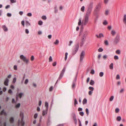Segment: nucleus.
<instances>
[{
    "instance_id": "obj_1",
    "label": "nucleus",
    "mask_w": 126,
    "mask_h": 126,
    "mask_svg": "<svg viewBox=\"0 0 126 126\" xmlns=\"http://www.w3.org/2000/svg\"><path fill=\"white\" fill-rule=\"evenodd\" d=\"M94 3L92 2H90L87 6V9L86 13L90 14L93 7Z\"/></svg>"
},
{
    "instance_id": "obj_20",
    "label": "nucleus",
    "mask_w": 126,
    "mask_h": 126,
    "mask_svg": "<svg viewBox=\"0 0 126 126\" xmlns=\"http://www.w3.org/2000/svg\"><path fill=\"white\" fill-rule=\"evenodd\" d=\"M10 121L11 123H14V118L13 117H11L10 119Z\"/></svg>"
},
{
    "instance_id": "obj_25",
    "label": "nucleus",
    "mask_w": 126,
    "mask_h": 126,
    "mask_svg": "<svg viewBox=\"0 0 126 126\" xmlns=\"http://www.w3.org/2000/svg\"><path fill=\"white\" fill-rule=\"evenodd\" d=\"M59 43V41L58 39H56L55 42H54V44L55 45H57Z\"/></svg>"
},
{
    "instance_id": "obj_38",
    "label": "nucleus",
    "mask_w": 126,
    "mask_h": 126,
    "mask_svg": "<svg viewBox=\"0 0 126 126\" xmlns=\"http://www.w3.org/2000/svg\"><path fill=\"white\" fill-rule=\"evenodd\" d=\"M20 106V104L18 103L15 106V108H19Z\"/></svg>"
},
{
    "instance_id": "obj_61",
    "label": "nucleus",
    "mask_w": 126,
    "mask_h": 126,
    "mask_svg": "<svg viewBox=\"0 0 126 126\" xmlns=\"http://www.w3.org/2000/svg\"><path fill=\"white\" fill-rule=\"evenodd\" d=\"M10 7V5H7L5 7V9H7L8 8H9Z\"/></svg>"
},
{
    "instance_id": "obj_30",
    "label": "nucleus",
    "mask_w": 126,
    "mask_h": 126,
    "mask_svg": "<svg viewBox=\"0 0 126 126\" xmlns=\"http://www.w3.org/2000/svg\"><path fill=\"white\" fill-rule=\"evenodd\" d=\"M38 24L40 25H41L43 24V22L41 20L39 21L38 22Z\"/></svg>"
},
{
    "instance_id": "obj_42",
    "label": "nucleus",
    "mask_w": 126,
    "mask_h": 126,
    "mask_svg": "<svg viewBox=\"0 0 126 126\" xmlns=\"http://www.w3.org/2000/svg\"><path fill=\"white\" fill-rule=\"evenodd\" d=\"M79 114L82 116H83L84 115V113L83 112L81 111L79 112Z\"/></svg>"
},
{
    "instance_id": "obj_31",
    "label": "nucleus",
    "mask_w": 126,
    "mask_h": 126,
    "mask_svg": "<svg viewBox=\"0 0 126 126\" xmlns=\"http://www.w3.org/2000/svg\"><path fill=\"white\" fill-rule=\"evenodd\" d=\"M8 93L10 94H12L13 93V91L11 89H9L8 91Z\"/></svg>"
},
{
    "instance_id": "obj_45",
    "label": "nucleus",
    "mask_w": 126,
    "mask_h": 126,
    "mask_svg": "<svg viewBox=\"0 0 126 126\" xmlns=\"http://www.w3.org/2000/svg\"><path fill=\"white\" fill-rule=\"evenodd\" d=\"M38 116V114L37 113H35L34 116V119H36Z\"/></svg>"
},
{
    "instance_id": "obj_22",
    "label": "nucleus",
    "mask_w": 126,
    "mask_h": 126,
    "mask_svg": "<svg viewBox=\"0 0 126 126\" xmlns=\"http://www.w3.org/2000/svg\"><path fill=\"white\" fill-rule=\"evenodd\" d=\"M45 106L46 107V109H48V103L47 102H46L45 103Z\"/></svg>"
},
{
    "instance_id": "obj_49",
    "label": "nucleus",
    "mask_w": 126,
    "mask_h": 126,
    "mask_svg": "<svg viewBox=\"0 0 126 126\" xmlns=\"http://www.w3.org/2000/svg\"><path fill=\"white\" fill-rule=\"evenodd\" d=\"M42 18V19L44 20H46L47 19L46 16H43Z\"/></svg>"
},
{
    "instance_id": "obj_64",
    "label": "nucleus",
    "mask_w": 126,
    "mask_h": 126,
    "mask_svg": "<svg viewBox=\"0 0 126 126\" xmlns=\"http://www.w3.org/2000/svg\"><path fill=\"white\" fill-rule=\"evenodd\" d=\"M29 31L28 29H26L25 30V32L27 34H28L29 33Z\"/></svg>"
},
{
    "instance_id": "obj_18",
    "label": "nucleus",
    "mask_w": 126,
    "mask_h": 126,
    "mask_svg": "<svg viewBox=\"0 0 126 126\" xmlns=\"http://www.w3.org/2000/svg\"><path fill=\"white\" fill-rule=\"evenodd\" d=\"M123 21L125 24L126 26V15L125 14L124 16V17L123 19Z\"/></svg>"
},
{
    "instance_id": "obj_6",
    "label": "nucleus",
    "mask_w": 126,
    "mask_h": 126,
    "mask_svg": "<svg viewBox=\"0 0 126 126\" xmlns=\"http://www.w3.org/2000/svg\"><path fill=\"white\" fill-rule=\"evenodd\" d=\"M20 118H21L20 121V123L22 126H23L24 125V122L23 121L24 118V113L23 112H21L20 114Z\"/></svg>"
},
{
    "instance_id": "obj_48",
    "label": "nucleus",
    "mask_w": 126,
    "mask_h": 126,
    "mask_svg": "<svg viewBox=\"0 0 126 126\" xmlns=\"http://www.w3.org/2000/svg\"><path fill=\"white\" fill-rule=\"evenodd\" d=\"M49 62H51L52 61V57L51 56H50L49 58Z\"/></svg>"
},
{
    "instance_id": "obj_62",
    "label": "nucleus",
    "mask_w": 126,
    "mask_h": 126,
    "mask_svg": "<svg viewBox=\"0 0 126 126\" xmlns=\"http://www.w3.org/2000/svg\"><path fill=\"white\" fill-rule=\"evenodd\" d=\"M81 23V21L80 19L79 20V21L78 23V24L79 25H80Z\"/></svg>"
},
{
    "instance_id": "obj_59",
    "label": "nucleus",
    "mask_w": 126,
    "mask_h": 126,
    "mask_svg": "<svg viewBox=\"0 0 126 126\" xmlns=\"http://www.w3.org/2000/svg\"><path fill=\"white\" fill-rule=\"evenodd\" d=\"M92 93H93L92 91H89L88 94H89V95H91L92 94Z\"/></svg>"
},
{
    "instance_id": "obj_39",
    "label": "nucleus",
    "mask_w": 126,
    "mask_h": 126,
    "mask_svg": "<svg viewBox=\"0 0 126 126\" xmlns=\"http://www.w3.org/2000/svg\"><path fill=\"white\" fill-rule=\"evenodd\" d=\"M54 9H55V13H57L58 12V9L57 8V6H55L54 7Z\"/></svg>"
},
{
    "instance_id": "obj_52",
    "label": "nucleus",
    "mask_w": 126,
    "mask_h": 126,
    "mask_svg": "<svg viewBox=\"0 0 126 126\" xmlns=\"http://www.w3.org/2000/svg\"><path fill=\"white\" fill-rule=\"evenodd\" d=\"M27 15L28 16L30 17L32 16V15L31 13H28L27 14Z\"/></svg>"
},
{
    "instance_id": "obj_51",
    "label": "nucleus",
    "mask_w": 126,
    "mask_h": 126,
    "mask_svg": "<svg viewBox=\"0 0 126 126\" xmlns=\"http://www.w3.org/2000/svg\"><path fill=\"white\" fill-rule=\"evenodd\" d=\"M28 79H26L25 80V81L24 82V83L25 84H27L28 82Z\"/></svg>"
},
{
    "instance_id": "obj_36",
    "label": "nucleus",
    "mask_w": 126,
    "mask_h": 126,
    "mask_svg": "<svg viewBox=\"0 0 126 126\" xmlns=\"http://www.w3.org/2000/svg\"><path fill=\"white\" fill-rule=\"evenodd\" d=\"M104 35L102 33H100L99 34V38H100L101 37H103Z\"/></svg>"
},
{
    "instance_id": "obj_46",
    "label": "nucleus",
    "mask_w": 126,
    "mask_h": 126,
    "mask_svg": "<svg viewBox=\"0 0 126 126\" xmlns=\"http://www.w3.org/2000/svg\"><path fill=\"white\" fill-rule=\"evenodd\" d=\"M16 77H14L13 78V82L14 83H15L16 82Z\"/></svg>"
},
{
    "instance_id": "obj_19",
    "label": "nucleus",
    "mask_w": 126,
    "mask_h": 126,
    "mask_svg": "<svg viewBox=\"0 0 126 126\" xmlns=\"http://www.w3.org/2000/svg\"><path fill=\"white\" fill-rule=\"evenodd\" d=\"M25 24L27 27L28 26L31 25L30 23L28 21L26 20L25 21Z\"/></svg>"
},
{
    "instance_id": "obj_58",
    "label": "nucleus",
    "mask_w": 126,
    "mask_h": 126,
    "mask_svg": "<svg viewBox=\"0 0 126 126\" xmlns=\"http://www.w3.org/2000/svg\"><path fill=\"white\" fill-rule=\"evenodd\" d=\"M94 70L92 69L91 70V73L92 74H94Z\"/></svg>"
},
{
    "instance_id": "obj_34",
    "label": "nucleus",
    "mask_w": 126,
    "mask_h": 126,
    "mask_svg": "<svg viewBox=\"0 0 126 126\" xmlns=\"http://www.w3.org/2000/svg\"><path fill=\"white\" fill-rule=\"evenodd\" d=\"M99 52H102L103 51V49L101 47H100L98 50Z\"/></svg>"
},
{
    "instance_id": "obj_27",
    "label": "nucleus",
    "mask_w": 126,
    "mask_h": 126,
    "mask_svg": "<svg viewBox=\"0 0 126 126\" xmlns=\"http://www.w3.org/2000/svg\"><path fill=\"white\" fill-rule=\"evenodd\" d=\"M113 63H111L109 65V67L110 69H113Z\"/></svg>"
},
{
    "instance_id": "obj_8",
    "label": "nucleus",
    "mask_w": 126,
    "mask_h": 126,
    "mask_svg": "<svg viewBox=\"0 0 126 126\" xmlns=\"http://www.w3.org/2000/svg\"><path fill=\"white\" fill-rule=\"evenodd\" d=\"M85 55V52L84 51H83L81 52L80 55V59L79 60L80 62H82Z\"/></svg>"
},
{
    "instance_id": "obj_9",
    "label": "nucleus",
    "mask_w": 126,
    "mask_h": 126,
    "mask_svg": "<svg viewBox=\"0 0 126 126\" xmlns=\"http://www.w3.org/2000/svg\"><path fill=\"white\" fill-rule=\"evenodd\" d=\"M102 4V3H99L96 6L95 8V10L96 11H98L100 10L101 8Z\"/></svg>"
},
{
    "instance_id": "obj_7",
    "label": "nucleus",
    "mask_w": 126,
    "mask_h": 126,
    "mask_svg": "<svg viewBox=\"0 0 126 126\" xmlns=\"http://www.w3.org/2000/svg\"><path fill=\"white\" fill-rule=\"evenodd\" d=\"M120 40L119 35L118 34L116 35L115 38L114 40V44H117L119 42Z\"/></svg>"
},
{
    "instance_id": "obj_44",
    "label": "nucleus",
    "mask_w": 126,
    "mask_h": 126,
    "mask_svg": "<svg viewBox=\"0 0 126 126\" xmlns=\"http://www.w3.org/2000/svg\"><path fill=\"white\" fill-rule=\"evenodd\" d=\"M114 96H112L110 98V101H112L113 100L114 98Z\"/></svg>"
},
{
    "instance_id": "obj_2",
    "label": "nucleus",
    "mask_w": 126,
    "mask_h": 126,
    "mask_svg": "<svg viewBox=\"0 0 126 126\" xmlns=\"http://www.w3.org/2000/svg\"><path fill=\"white\" fill-rule=\"evenodd\" d=\"M90 14L86 13V15L84 17V19L83 20V23L84 26L86 25L89 21V17Z\"/></svg>"
},
{
    "instance_id": "obj_10",
    "label": "nucleus",
    "mask_w": 126,
    "mask_h": 126,
    "mask_svg": "<svg viewBox=\"0 0 126 126\" xmlns=\"http://www.w3.org/2000/svg\"><path fill=\"white\" fill-rule=\"evenodd\" d=\"M88 34V32L87 31H84L82 34V38H85Z\"/></svg>"
},
{
    "instance_id": "obj_54",
    "label": "nucleus",
    "mask_w": 126,
    "mask_h": 126,
    "mask_svg": "<svg viewBox=\"0 0 126 126\" xmlns=\"http://www.w3.org/2000/svg\"><path fill=\"white\" fill-rule=\"evenodd\" d=\"M105 44L106 45H108V43L107 40H105Z\"/></svg>"
},
{
    "instance_id": "obj_43",
    "label": "nucleus",
    "mask_w": 126,
    "mask_h": 126,
    "mask_svg": "<svg viewBox=\"0 0 126 126\" xmlns=\"http://www.w3.org/2000/svg\"><path fill=\"white\" fill-rule=\"evenodd\" d=\"M116 53L118 54H120V51L119 50H117L116 51Z\"/></svg>"
},
{
    "instance_id": "obj_4",
    "label": "nucleus",
    "mask_w": 126,
    "mask_h": 126,
    "mask_svg": "<svg viewBox=\"0 0 126 126\" xmlns=\"http://www.w3.org/2000/svg\"><path fill=\"white\" fill-rule=\"evenodd\" d=\"M20 58L26 64H28L29 63V59H27L24 55H22L20 56Z\"/></svg>"
},
{
    "instance_id": "obj_13",
    "label": "nucleus",
    "mask_w": 126,
    "mask_h": 126,
    "mask_svg": "<svg viewBox=\"0 0 126 126\" xmlns=\"http://www.w3.org/2000/svg\"><path fill=\"white\" fill-rule=\"evenodd\" d=\"M9 81V80L8 79L6 78L4 81V84L6 86H8V85Z\"/></svg>"
},
{
    "instance_id": "obj_26",
    "label": "nucleus",
    "mask_w": 126,
    "mask_h": 126,
    "mask_svg": "<svg viewBox=\"0 0 126 126\" xmlns=\"http://www.w3.org/2000/svg\"><path fill=\"white\" fill-rule=\"evenodd\" d=\"M116 33V32L114 30H112L111 32V34L113 35L114 36Z\"/></svg>"
},
{
    "instance_id": "obj_3",
    "label": "nucleus",
    "mask_w": 126,
    "mask_h": 126,
    "mask_svg": "<svg viewBox=\"0 0 126 126\" xmlns=\"http://www.w3.org/2000/svg\"><path fill=\"white\" fill-rule=\"evenodd\" d=\"M79 43H77L75 46V47L72 51V54L73 55H74L77 52L79 49Z\"/></svg>"
},
{
    "instance_id": "obj_33",
    "label": "nucleus",
    "mask_w": 126,
    "mask_h": 126,
    "mask_svg": "<svg viewBox=\"0 0 126 126\" xmlns=\"http://www.w3.org/2000/svg\"><path fill=\"white\" fill-rule=\"evenodd\" d=\"M78 104V101L76 98L74 99V105L76 106L77 104Z\"/></svg>"
},
{
    "instance_id": "obj_41",
    "label": "nucleus",
    "mask_w": 126,
    "mask_h": 126,
    "mask_svg": "<svg viewBox=\"0 0 126 126\" xmlns=\"http://www.w3.org/2000/svg\"><path fill=\"white\" fill-rule=\"evenodd\" d=\"M119 111V108H117L115 110V112L116 113H118Z\"/></svg>"
},
{
    "instance_id": "obj_40",
    "label": "nucleus",
    "mask_w": 126,
    "mask_h": 126,
    "mask_svg": "<svg viewBox=\"0 0 126 126\" xmlns=\"http://www.w3.org/2000/svg\"><path fill=\"white\" fill-rule=\"evenodd\" d=\"M108 23L107 22L106 20H105L103 22V24L104 25H106Z\"/></svg>"
},
{
    "instance_id": "obj_55",
    "label": "nucleus",
    "mask_w": 126,
    "mask_h": 126,
    "mask_svg": "<svg viewBox=\"0 0 126 126\" xmlns=\"http://www.w3.org/2000/svg\"><path fill=\"white\" fill-rule=\"evenodd\" d=\"M75 83L74 82H73V83L72 86V88H74L75 87Z\"/></svg>"
},
{
    "instance_id": "obj_5",
    "label": "nucleus",
    "mask_w": 126,
    "mask_h": 126,
    "mask_svg": "<svg viewBox=\"0 0 126 126\" xmlns=\"http://www.w3.org/2000/svg\"><path fill=\"white\" fill-rule=\"evenodd\" d=\"M66 68L65 67H64L63 69L61 71V73L60 74V75H59V77L57 79V81L56 82V84L57 83V82L58 81V80H60L63 77V75L64 74L65 72V70Z\"/></svg>"
},
{
    "instance_id": "obj_60",
    "label": "nucleus",
    "mask_w": 126,
    "mask_h": 126,
    "mask_svg": "<svg viewBox=\"0 0 126 126\" xmlns=\"http://www.w3.org/2000/svg\"><path fill=\"white\" fill-rule=\"evenodd\" d=\"M120 78V77L119 75L118 74L117 75L116 77V79H119Z\"/></svg>"
},
{
    "instance_id": "obj_11",
    "label": "nucleus",
    "mask_w": 126,
    "mask_h": 126,
    "mask_svg": "<svg viewBox=\"0 0 126 126\" xmlns=\"http://www.w3.org/2000/svg\"><path fill=\"white\" fill-rule=\"evenodd\" d=\"M72 116L75 124L76 125L77 124V121L76 115L75 114H73Z\"/></svg>"
},
{
    "instance_id": "obj_16",
    "label": "nucleus",
    "mask_w": 126,
    "mask_h": 126,
    "mask_svg": "<svg viewBox=\"0 0 126 126\" xmlns=\"http://www.w3.org/2000/svg\"><path fill=\"white\" fill-rule=\"evenodd\" d=\"M0 114L1 115H4L5 116L7 115L6 112L4 111V110H3L0 112Z\"/></svg>"
},
{
    "instance_id": "obj_29",
    "label": "nucleus",
    "mask_w": 126,
    "mask_h": 126,
    "mask_svg": "<svg viewBox=\"0 0 126 126\" xmlns=\"http://www.w3.org/2000/svg\"><path fill=\"white\" fill-rule=\"evenodd\" d=\"M90 90V91H93L94 90V88L92 87H89L88 88Z\"/></svg>"
},
{
    "instance_id": "obj_57",
    "label": "nucleus",
    "mask_w": 126,
    "mask_h": 126,
    "mask_svg": "<svg viewBox=\"0 0 126 126\" xmlns=\"http://www.w3.org/2000/svg\"><path fill=\"white\" fill-rule=\"evenodd\" d=\"M14 68L15 70H16L17 69V66L16 65H15L14 66Z\"/></svg>"
},
{
    "instance_id": "obj_32",
    "label": "nucleus",
    "mask_w": 126,
    "mask_h": 126,
    "mask_svg": "<svg viewBox=\"0 0 126 126\" xmlns=\"http://www.w3.org/2000/svg\"><path fill=\"white\" fill-rule=\"evenodd\" d=\"M85 111L86 113V114H87V115L88 116L89 114V111L88 108H86V109Z\"/></svg>"
},
{
    "instance_id": "obj_14",
    "label": "nucleus",
    "mask_w": 126,
    "mask_h": 126,
    "mask_svg": "<svg viewBox=\"0 0 126 126\" xmlns=\"http://www.w3.org/2000/svg\"><path fill=\"white\" fill-rule=\"evenodd\" d=\"M85 41V40L83 38H82L80 43V46L81 47H82L83 46L84 44Z\"/></svg>"
},
{
    "instance_id": "obj_53",
    "label": "nucleus",
    "mask_w": 126,
    "mask_h": 126,
    "mask_svg": "<svg viewBox=\"0 0 126 126\" xmlns=\"http://www.w3.org/2000/svg\"><path fill=\"white\" fill-rule=\"evenodd\" d=\"M53 89V87L52 86H51L49 88V91L50 92H51L52 91Z\"/></svg>"
},
{
    "instance_id": "obj_50",
    "label": "nucleus",
    "mask_w": 126,
    "mask_h": 126,
    "mask_svg": "<svg viewBox=\"0 0 126 126\" xmlns=\"http://www.w3.org/2000/svg\"><path fill=\"white\" fill-rule=\"evenodd\" d=\"M11 2L12 3H15L16 2V0H10Z\"/></svg>"
},
{
    "instance_id": "obj_21",
    "label": "nucleus",
    "mask_w": 126,
    "mask_h": 126,
    "mask_svg": "<svg viewBox=\"0 0 126 126\" xmlns=\"http://www.w3.org/2000/svg\"><path fill=\"white\" fill-rule=\"evenodd\" d=\"M87 99L86 98H84L83 101L82 103L83 104H85L87 103Z\"/></svg>"
},
{
    "instance_id": "obj_23",
    "label": "nucleus",
    "mask_w": 126,
    "mask_h": 126,
    "mask_svg": "<svg viewBox=\"0 0 126 126\" xmlns=\"http://www.w3.org/2000/svg\"><path fill=\"white\" fill-rule=\"evenodd\" d=\"M94 80L92 79L91 80L90 82V84L91 85H93L94 84Z\"/></svg>"
},
{
    "instance_id": "obj_63",
    "label": "nucleus",
    "mask_w": 126,
    "mask_h": 126,
    "mask_svg": "<svg viewBox=\"0 0 126 126\" xmlns=\"http://www.w3.org/2000/svg\"><path fill=\"white\" fill-rule=\"evenodd\" d=\"M21 24L23 26H24V20H22L21 21Z\"/></svg>"
},
{
    "instance_id": "obj_47",
    "label": "nucleus",
    "mask_w": 126,
    "mask_h": 126,
    "mask_svg": "<svg viewBox=\"0 0 126 126\" xmlns=\"http://www.w3.org/2000/svg\"><path fill=\"white\" fill-rule=\"evenodd\" d=\"M114 58L115 59L118 60L119 59L118 56L117 55H115L114 56Z\"/></svg>"
},
{
    "instance_id": "obj_28",
    "label": "nucleus",
    "mask_w": 126,
    "mask_h": 126,
    "mask_svg": "<svg viewBox=\"0 0 126 126\" xmlns=\"http://www.w3.org/2000/svg\"><path fill=\"white\" fill-rule=\"evenodd\" d=\"M80 10L82 12H84L85 10V7L84 6H82Z\"/></svg>"
},
{
    "instance_id": "obj_56",
    "label": "nucleus",
    "mask_w": 126,
    "mask_h": 126,
    "mask_svg": "<svg viewBox=\"0 0 126 126\" xmlns=\"http://www.w3.org/2000/svg\"><path fill=\"white\" fill-rule=\"evenodd\" d=\"M56 62H55L53 63L52 65L53 66H56Z\"/></svg>"
},
{
    "instance_id": "obj_12",
    "label": "nucleus",
    "mask_w": 126,
    "mask_h": 126,
    "mask_svg": "<svg viewBox=\"0 0 126 126\" xmlns=\"http://www.w3.org/2000/svg\"><path fill=\"white\" fill-rule=\"evenodd\" d=\"M24 94L23 93H20L18 94H17L16 96V99H18V97H19L20 98H21L22 97V96Z\"/></svg>"
},
{
    "instance_id": "obj_35",
    "label": "nucleus",
    "mask_w": 126,
    "mask_h": 126,
    "mask_svg": "<svg viewBox=\"0 0 126 126\" xmlns=\"http://www.w3.org/2000/svg\"><path fill=\"white\" fill-rule=\"evenodd\" d=\"M50 120L49 119H48V120L47 123V126H49L50 124Z\"/></svg>"
},
{
    "instance_id": "obj_15",
    "label": "nucleus",
    "mask_w": 126,
    "mask_h": 126,
    "mask_svg": "<svg viewBox=\"0 0 126 126\" xmlns=\"http://www.w3.org/2000/svg\"><path fill=\"white\" fill-rule=\"evenodd\" d=\"M48 109H46L45 110H43L42 112V115L43 116H44L46 114L47 112Z\"/></svg>"
},
{
    "instance_id": "obj_24",
    "label": "nucleus",
    "mask_w": 126,
    "mask_h": 126,
    "mask_svg": "<svg viewBox=\"0 0 126 126\" xmlns=\"http://www.w3.org/2000/svg\"><path fill=\"white\" fill-rule=\"evenodd\" d=\"M116 119L117 121H120L121 119V118L120 116H118L117 117Z\"/></svg>"
},
{
    "instance_id": "obj_37",
    "label": "nucleus",
    "mask_w": 126,
    "mask_h": 126,
    "mask_svg": "<svg viewBox=\"0 0 126 126\" xmlns=\"http://www.w3.org/2000/svg\"><path fill=\"white\" fill-rule=\"evenodd\" d=\"M104 75V73L103 72H100L99 74V75L100 77H102Z\"/></svg>"
},
{
    "instance_id": "obj_17",
    "label": "nucleus",
    "mask_w": 126,
    "mask_h": 126,
    "mask_svg": "<svg viewBox=\"0 0 126 126\" xmlns=\"http://www.w3.org/2000/svg\"><path fill=\"white\" fill-rule=\"evenodd\" d=\"M2 28L4 32H6L8 31V29L5 25H3Z\"/></svg>"
}]
</instances>
